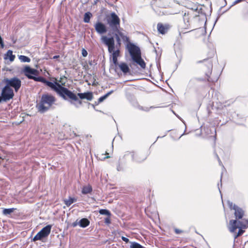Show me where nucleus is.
I'll return each instance as SVG.
<instances>
[{
	"mask_svg": "<svg viewBox=\"0 0 248 248\" xmlns=\"http://www.w3.org/2000/svg\"><path fill=\"white\" fill-rule=\"evenodd\" d=\"M93 189L90 185L84 186L82 189V193L83 194H87L92 192Z\"/></svg>",
	"mask_w": 248,
	"mask_h": 248,
	"instance_id": "nucleus-20",
	"label": "nucleus"
},
{
	"mask_svg": "<svg viewBox=\"0 0 248 248\" xmlns=\"http://www.w3.org/2000/svg\"><path fill=\"white\" fill-rule=\"evenodd\" d=\"M51 228L52 225H48L44 227L35 235L33 238V241L40 240L42 238L47 237L50 233Z\"/></svg>",
	"mask_w": 248,
	"mask_h": 248,
	"instance_id": "nucleus-11",
	"label": "nucleus"
},
{
	"mask_svg": "<svg viewBox=\"0 0 248 248\" xmlns=\"http://www.w3.org/2000/svg\"><path fill=\"white\" fill-rule=\"evenodd\" d=\"M56 101L55 97L51 94L44 93L42 94L41 100L36 107L38 111L44 113L52 108Z\"/></svg>",
	"mask_w": 248,
	"mask_h": 248,
	"instance_id": "nucleus-6",
	"label": "nucleus"
},
{
	"mask_svg": "<svg viewBox=\"0 0 248 248\" xmlns=\"http://www.w3.org/2000/svg\"><path fill=\"white\" fill-rule=\"evenodd\" d=\"M93 15L91 13L88 12L85 13L84 15L83 21L85 23H89L90 19L92 17Z\"/></svg>",
	"mask_w": 248,
	"mask_h": 248,
	"instance_id": "nucleus-21",
	"label": "nucleus"
},
{
	"mask_svg": "<svg viewBox=\"0 0 248 248\" xmlns=\"http://www.w3.org/2000/svg\"><path fill=\"white\" fill-rule=\"evenodd\" d=\"M78 101H79V104H81V101L80 100H79Z\"/></svg>",
	"mask_w": 248,
	"mask_h": 248,
	"instance_id": "nucleus-38",
	"label": "nucleus"
},
{
	"mask_svg": "<svg viewBox=\"0 0 248 248\" xmlns=\"http://www.w3.org/2000/svg\"><path fill=\"white\" fill-rule=\"evenodd\" d=\"M176 233H178L179 232V231H177V230H176Z\"/></svg>",
	"mask_w": 248,
	"mask_h": 248,
	"instance_id": "nucleus-39",
	"label": "nucleus"
},
{
	"mask_svg": "<svg viewBox=\"0 0 248 248\" xmlns=\"http://www.w3.org/2000/svg\"><path fill=\"white\" fill-rule=\"evenodd\" d=\"M19 59L22 62H29L31 61L30 58H29L27 56H24V55H20V56H19Z\"/></svg>",
	"mask_w": 248,
	"mask_h": 248,
	"instance_id": "nucleus-25",
	"label": "nucleus"
},
{
	"mask_svg": "<svg viewBox=\"0 0 248 248\" xmlns=\"http://www.w3.org/2000/svg\"><path fill=\"white\" fill-rule=\"evenodd\" d=\"M78 96L81 99H86L88 100L91 101L93 99V95L92 92H87L84 93H78Z\"/></svg>",
	"mask_w": 248,
	"mask_h": 248,
	"instance_id": "nucleus-17",
	"label": "nucleus"
},
{
	"mask_svg": "<svg viewBox=\"0 0 248 248\" xmlns=\"http://www.w3.org/2000/svg\"><path fill=\"white\" fill-rule=\"evenodd\" d=\"M147 155L142 153H137L134 151H127L125 153L124 158L125 159H131L133 161L141 163L146 159Z\"/></svg>",
	"mask_w": 248,
	"mask_h": 248,
	"instance_id": "nucleus-8",
	"label": "nucleus"
},
{
	"mask_svg": "<svg viewBox=\"0 0 248 248\" xmlns=\"http://www.w3.org/2000/svg\"><path fill=\"white\" fill-rule=\"evenodd\" d=\"M77 200V199L75 198L69 197L68 199L64 200L63 202L67 207H69L73 203L76 202Z\"/></svg>",
	"mask_w": 248,
	"mask_h": 248,
	"instance_id": "nucleus-18",
	"label": "nucleus"
},
{
	"mask_svg": "<svg viewBox=\"0 0 248 248\" xmlns=\"http://www.w3.org/2000/svg\"><path fill=\"white\" fill-rule=\"evenodd\" d=\"M126 47L134 62L138 64L140 68L145 69L146 63L141 58V53L140 48L132 43L128 44Z\"/></svg>",
	"mask_w": 248,
	"mask_h": 248,
	"instance_id": "nucleus-5",
	"label": "nucleus"
},
{
	"mask_svg": "<svg viewBox=\"0 0 248 248\" xmlns=\"http://www.w3.org/2000/svg\"><path fill=\"white\" fill-rule=\"evenodd\" d=\"M105 223L107 224H109L111 223L110 216H108L105 219Z\"/></svg>",
	"mask_w": 248,
	"mask_h": 248,
	"instance_id": "nucleus-29",
	"label": "nucleus"
},
{
	"mask_svg": "<svg viewBox=\"0 0 248 248\" xmlns=\"http://www.w3.org/2000/svg\"><path fill=\"white\" fill-rule=\"evenodd\" d=\"M99 213L101 215H108V216H110L111 215L110 212L107 209H100L99 211Z\"/></svg>",
	"mask_w": 248,
	"mask_h": 248,
	"instance_id": "nucleus-26",
	"label": "nucleus"
},
{
	"mask_svg": "<svg viewBox=\"0 0 248 248\" xmlns=\"http://www.w3.org/2000/svg\"><path fill=\"white\" fill-rule=\"evenodd\" d=\"M171 26L169 24H163L162 23H158L157 24V30L158 32L162 35L167 33L170 29Z\"/></svg>",
	"mask_w": 248,
	"mask_h": 248,
	"instance_id": "nucleus-16",
	"label": "nucleus"
},
{
	"mask_svg": "<svg viewBox=\"0 0 248 248\" xmlns=\"http://www.w3.org/2000/svg\"><path fill=\"white\" fill-rule=\"evenodd\" d=\"M0 45L1 48H3L4 46V45L2 39L0 36Z\"/></svg>",
	"mask_w": 248,
	"mask_h": 248,
	"instance_id": "nucleus-30",
	"label": "nucleus"
},
{
	"mask_svg": "<svg viewBox=\"0 0 248 248\" xmlns=\"http://www.w3.org/2000/svg\"><path fill=\"white\" fill-rule=\"evenodd\" d=\"M230 208L234 210L235 219H232L229 221L228 229L229 231L233 234L234 241L238 237L241 236L248 228V220L242 219L245 215L244 211L240 207L229 204Z\"/></svg>",
	"mask_w": 248,
	"mask_h": 248,
	"instance_id": "nucleus-1",
	"label": "nucleus"
},
{
	"mask_svg": "<svg viewBox=\"0 0 248 248\" xmlns=\"http://www.w3.org/2000/svg\"><path fill=\"white\" fill-rule=\"evenodd\" d=\"M79 224L80 227L85 228L89 225L90 221L87 218H83L80 219Z\"/></svg>",
	"mask_w": 248,
	"mask_h": 248,
	"instance_id": "nucleus-19",
	"label": "nucleus"
},
{
	"mask_svg": "<svg viewBox=\"0 0 248 248\" xmlns=\"http://www.w3.org/2000/svg\"><path fill=\"white\" fill-rule=\"evenodd\" d=\"M113 31L116 32L115 33V37L117 42V44L116 46H115V49H119L120 50L121 46V39L124 42L127 43V45L131 43L130 42L129 38L122 32L120 30V29L117 30H114Z\"/></svg>",
	"mask_w": 248,
	"mask_h": 248,
	"instance_id": "nucleus-10",
	"label": "nucleus"
},
{
	"mask_svg": "<svg viewBox=\"0 0 248 248\" xmlns=\"http://www.w3.org/2000/svg\"><path fill=\"white\" fill-rule=\"evenodd\" d=\"M216 140V137H214V141Z\"/></svg>",
	"mask_w": 248,
	"mask_h": 248,
	"instance_id": "nucleus-40",
	"label": "nucleus"
},
{
	"mask_svg": "<svg viewBox=\"0 0 248 248\" xmlns=\"http://www.w3.org/2000/svg\"><path fill=\"white\" fill-rule=\"evenodd\" d=\"M214 55V53L213 52V55H212L211 56L204 59L202 60L199 61L197 62L198 63H201L202 64V68H203L206 67L207 68V72L205 73L206 81L208 82V87L210 88L211 89H213L214 85L217 81L218 79L217 78H213L211 76L212 71L213 69V62L212 58Z\"/></svg>",
	"mask_w": 248,
	"mask_h": 248,
	"instance_id": "nucleus-4",
	"label": "nucleus"
},
{
	"mask_svg": "<svg viewBox=\"0 0 248 248\" xmlns=\"http://www.w3.org/2000/svg\"><path fill=\"white\" fill-rule=\"evenodd\" d=\"M3 101V96L1 95L0 96V103L2 101Z\"/></svg>",
	"mask_w": 248,
	"mask_h": 248,
	"instance_id": "nucleus-36",
	"label": "nucleus"
},
{
	"mask_svg": "<svg viewBox=\"0 0 248 248\" xmlns=\"http://www.w3.org/2000/svg\"><path fill=\"white\" fill-rule=\"evenodd\" d=\"M122 239L126 243H128L129 242V239L124 236L122 237Z\"/></svg>",
	"mask_w": 248,
	"mask_h": 248,
	"instance_id": "nucleus-31",
	"label": "nucleus"
},
{
	"mask_svg": "<svg viewBox=\"0 0 248 248\" xmlns=\"http://www.w3.org/2000/svg\"><path fill=\"white\" fill-rule=\"evenodd\" d=\"M16 210V209L12 208H9V209H4L2 213L5 215H10L12 213L14 212V211Z\"/></svg>",
	"mask_w": 248,
	"mask_h": 248,
	"instance_id": "nucleus-24",
	"label": "nucleus"
},
{
	"mask_svg": "<svg viewBox=\"0 0 248 248\" xmlns=\"http://www.w3.org/2000/svg\"><path fill=\"white\" fill-rule=\"evenodd\" d=\"M77 225V222H74V223H73V224H72V226H73V227H76Z\"/></svg>",
	"mask_w": 248,
	"mask_h": 248,
	"instance_id": "nucleus-35",
	"label": "nucleus"
},
{
	"mask_svg": "<svg viewBox=\"0 0 248 248\" xmlns=\"http://www.w3.org/2000/svg\"><path fill=\"white\" fill-rule=\"evenodd\" d=\"M5 55V58H9L11 62H13L16 57L15 55L13 54V51L11 50H8Z\"/></svg>",
	"mask_w": 248,
	"mask_h": 248,
	"instance_id": "nucleus-22",
	"label": "nucleus"
},
{
	"mask_svg": "<svg viewBox=\"0 0 248 248\" xmlns=\"http://www.w3.org/2000/svg\"><path fill=\"white\" fill-rule=\"evenodd\" d=\"M107 22L113 31L121 29L120 19L114 12L111 13L109 15L107 16Z\"/></svg>",
	"mask_w": 248,
	"mask_h": 248,
	"instance_id": "nucleus-9",
	"label": "nucleus"
},
{
	"mask_svg": "<svg viewBox=\"0 0 248 248\" xmlns=\"http://www.w3.org/2000/svg\"><path fill=\"white\" fill-rule=\"evenodd\" d=\"M60 58V56L59 55H55L54 56H53V57L52 58V59H58Z\"/></svg>",
	"mask_w": 248,
	"mask_h": 248,
	"instance_id": "nucleus-33",
	"label": "nucleus"
},
{
	"mask_svg": "<svg viewBox=\"0 0 248 248\" xmlns=\"http://www.w3.org/2000/svg\"><path fill=\"white\" fill-rule=\"evenodd\" d=\"M105 155H106V156L103 158L104 159L110 158V156L108 155V153L107 151L105 152Z\"/></svg>",
	"mask_w": 248,
	"mask_h": 248,
	"instance_id": "nucleus-32",
	"label": "nucleus"
},
{
	"mask_svg": "<svg viewBox=\"0 0 248 248\" xmlns=\"http://www.w3.org/2000/svg\"><path fill=\"white\" fill-rule=\"evenodd\" d=\"M81 53H82V55L83 57H86L88 55V52L87 51V50L86 49H85L84 48H82V51H81Z\"/></svg>",
	"mask_w": 248,
	"mask_h": 248,
	"instance_id": "nucleus-28",
	"label": "nucleus"
},
{
	"mask_svg": "<svg viewBox=\"0 0 248 248\" xmlns=\"http://www.w3.org/2000/svg\"><path fill=\"white\" fill-rule=\"evenodd\" d=\"M197 80L198 81H205V79H204L203 78H197Z\"/></svg>",
	"mask_w": 248,
	"mask_h": 248,
	"instance_id": "nucleus-34",
	"label": "nucleus"
},
{
	"mask_svg": "<svg viewBox=\"0 0 248 248\" xmlns=\"http://www.w3.org/2000/svg\"><path fill=\"white\" fill-rule=\"evenodd\" d=\"M189 10L186 12L183 16L186 28L189 27L194 19L199 16V11L197 5H195L193 8L189 7Z\"/></svg>",
	"mask_w": 248,
	"mask_h": 248,
	"instance_id": "nucleus-7",
	"label": "nucleus"
},
{
	"mask_svg": "<svg viewBox=\"0 0 248 248\" xmlns=\"http://www.w3.org/2000/svg\"><path fill=\"white\" fill-rule=\"evenodd\" d=\"M96 31L100 34H103L107 32V28L103 23L98 21L94 25Z\"/></svg>",
	"mask_w": 248,
	"mask_h": 248,
	"instance_id": "nucleus-15",
	"label": "nucleus"
},
{
	"mask_svg": "<svg viewBox=\"0 0 248 248\" xmlns=\"http://www.w3.org/2000/svg\"><path fill=\"white\" fill-rule=\"evenodd\" d=\"M24 75L28 77L29 79H33L36 81H38L37 80L38 77H36L39 74V72L37 70L31 68L30 66H26L23 70Z\"/></svg>",
	"mask_w": 248,
	"mask_h": 248,
	"instance_id": "nucleus-13",
	"label": "nucleus"
},
{
	"mask_svg": "<svg viewBox=\"0 0 248 248\" xmlns=\"http://www.w3.org/2000/svg\"><path fill=\"white\" fill-rule=\"evenodd\" d=\"M113 92V91H110L104 95L100 97L98 99V104H100L102 102H103L105 99H106L110 94H111Z\"/></svg>",
	"mask_w": 248,
	"mask_h": 248,
	"instance_id": "nucleus-23",
	"label": "nucleus"
},
{
	"mask_svg": "<svg viewBox=\"0 0 248 248\" xmlns=\"http://www.w3.org/2000/svg\"><path fill=\"white\" fill-rule=\"evenodd\" d=\"M243 0H236L235 2L236 3L240 2L241 1H243Z\"/></svg>",
	"mask_w": 248,
	"mask_h": 248,
	"instance_id": "nucleus-37",
	"label": "nucleus"
},
{
	"mask_svg": "<svg viewBox=\"0 0 248 248\" xmlns=\"http://www.w3.org/2000/svg\"><path fill=\"white\" fill-rule=\"evenodd\" d=\"M1 95L3 96V101L6 102L13 98L14 93L12 88L6 85L2 90Z\"/></svg>",
	"mask_w": 248,
	"mask_h": 248,
	"instance_id": "nucleus-14",
	"label": "nucleus"
},
{
	"mask_svg": "<svg viewBox=\"0 0 248 248\" xmlns=\"http://www.w3.org/2000/svg\"><path fill=\"white\" fill-rule=\"evenodd\" d=\"M37 80L38 81L41 82L51 88L64 100L69 99L71 101H78V100L76 94L69 90L67 88L62 86L59 83L56 82L55 83H53L50 81H47L45 78L42 77H39Z\"/></svg>",
	"mask_w": 248,
	"mask_h": 248,
	"instance_id": "nucleus-3",
	"label": "nucleus"
},
{
	"mask_svg": "<svg viewBox=\"0 0 248 248\" xmlns=\"http://www.w3.org/2000/svg\"><path fill=\"white\" fill-rule=\"evenodd\" d=\"M5 82L6 86L9 87H13L16 92H17L21 85V80L16 77H14L11 78L5 79Z\"/></svg>",
	"mask_w": 248,
	"mask_h": 248,
	"instance_id": "nucleus-12",
	"label": "nucleus"
},
{
	"mask_svg": "<svg viewBox=\"0 0 248 248\" xmlns=\"http://www.w3.org/2000/svg\"><path fill=\"white\" fill-rule=\"evenodd\" d=\"M130 248H143V247L138 243L133 242L131 243Z\"/></svg>",
	"mask_w": 248,
	"mask_h": 248,
	"instance_id": "nucleus-27",
	"label": "nucleus"
},
{
	"mask_svg": "<svg viewBox=\"0 0 248 248\" xmlns=\"http://www.w3.org/2000/svg\"><path fill=\"white\" fill-rule=\"evenodd\" d=\"M102 42L108 46V51L111 54L113 62L116 66H118L124 75L130 73V69L125 62L118 63V57L120 55V50L115 49V42L113 37H108L102 36L101 37Z\"/></svg>",
	"mask_w": 248,
	"mask_h": 248,
	"instance_id": "nucleus-2",
	"label": "nucleus"
}]
</instances>
